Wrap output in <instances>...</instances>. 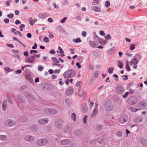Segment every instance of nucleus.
<instances>
[{
    "label": "nucleus",
    "instance_id": "1a4fd4ad",
    "mask_svg": "<svg viewBox=\"0 0 147 147\" xmlns=\"http://www.w3.org/2000/svg\"><path fill=\"white\" fill-rule=\"evenodd\" d=\"M16 123V122L10 119L7 120L5 122V125L8 127H12Z\"/></svg>",
    "mask_w": 147,
    "mask_h": 147
},
{
    "label": "nucleus",
    "instance_id": "7c9ffc66",
    "mask_svg": "<svg viewBox=\"0 0 147 147\" xmlns=\"http://www.w3.org/2000/svg\"><path fill=\"white\" fill-rule=\"evenodd\" d=\"M122 132L120 131H117L116 133V135L119 137H120L122 136Z\"/></svg>",
    "mask_w": 147,
    "mask_h": 147
},
{
    "label": "nucleus",
    "instance_id": "f704fd0d",
    "mask_svg": "<svg viewBox=\"0 0 147 147\" xmlns=\"http://www.w3.org/2000/svg\"><path fill=\"white\" fill-rule=\"evenodd\" d=\"M71 118L73 121H76V115L74 113H72L71 114Z\"/></svg>",
    "mask_w": 147,
    "mask_h": 147
},
{
    "label": "nucleus",
    "instance_id": "603ef678",
    "mask_svg": "<svg viewBox=\"0 0 147 147\" xmlns=\"http://www.w3.org/2000/svg\"><path fill=\"white\" fill-rule=\"evenodd\" d=\"M129 92H126L124 94L122 95V97L124 98H126L128 95Z\"/></svg>",
    "mask_w": 147,
    "mask_h": 147
},
{
    "label": "nucleus",
    "instance_id": "c85d7f7f",
    "mask_svg": "<svg viewBox=\"0 0 147 147\" xmlns=\"http://www.w3.org/2000/svg\"><path fill=\"white\" fill-rule=\"evenodd\" d=\"M7 101L4 100L2 104V108L4 110H5L7 108Z\"/></svg>",
    "mask_w": 147,
    "mask_h": 147
},
{
    "label": "nucleus",
    "instance_id": "20e7f679",
    "mask_svg": "<svg viewBox=\"0 0 147 147\" xmlns=\"http://www.w3.org/2000/svg\"><path fill=\"white\" fill-rule=\"evenodd\" d=\"M125 91L123 87L121 85H118L116 88V91L119 94H122Z\"/></svg>",
    "mask_w": 147,
    "mask_h": 147
},
{
    "label": "nucleus",
    "instance_id": "680f3d73",
    "mask_svg": "<svg viewBox=\"0 0 147 147\" xmlns=\"http://www.w3.org/2000/svg\"><path fill=\"white\" fill-rule=\"evenodd\" d=\"M67 17H64L63 19H62L61 20V22L62 23H64L65 22V21L67 20Z\"/></svg>",
    "mask_w": 147,
    "mask_h": 147
},
{
    "label": "nucleus",
    "instance_id": "a878e982",
    "mask_svg": "<svg viewBox=\"0 0 147 147\" xmlns=\"http://www.w3.org/2000/svg\"><path fill=\"white\" fill-rule=\"evenodd\" d=\"M7 100L8 101V102L11 104L12 103L13 101L11 96L9 94H7Z\"/></svg>",
    "mask_w": 147,
    "mask_h": 147
},
{
    "label": "nucleus",
    "instance_id": "473e14b6",
    "mask_svg": "<svg viewBox=\"0 0 147 147\" xmlns=\"http://www.w3.org/2000/svg\"><path fill=\"white\" fill-rule=\"evenodd\" d=\"M7 138V137L5 135H0V140L2 141H4L6 140Z\"/></svg>",
    "mask_w": 147,
    "mask_h": 147
},
{
    "label": "nucleus",
    "instance_id": "6e6552de",
    "mask_svg": "<svg viewBox=\"0 0 147 147\" xmlns=\"http://www.w3.org/2000/svg\"><path fill=\"white\" fill-rule=\"evenodd\" d=\"M98 103L97 102H96L94 107L92 114V117H94L97 115L98 112Z\"/></svg>",
    "mask_w": 147,
    "mask_h": 147
},
{
    "label": "nucleus",
    "instance_id": "bb28decb",
    "mask_svg": "<svg viewBox=\"0 0 147 147\" xmlns=\"http://www.w3.org/2000/svg\"><path fill=\"white\" fill-rule=\"evenodd\" d=\"M138 62V61L137 59L136 58H134L132 59L131 62H130V63H131L134 65H136L137 64Z\"/></svg>",
    "mask_w": 147,
    "mask_h": 147
},
{
    "label": "nucleus",
    "instance_id": "f8f14e48",
    "mask_svg": "<svg viewBox=\"0 0 147 147\" xmlns=\"http://www.w3.org/2000/svg\"><path fill=\"white\" fill-rule=\"evenodd\" d=\"M49 121V119L46 118H43L38 120V122L39 124L44 125L47 123Z\"/></svg>",
    "mask_w": 147,
    "mask_h": 147
},
{
    "label": "nucleus",
    "instance_id": "4468645a",
    "mask_svg": "<svg viewBox=\"0 0 147 147\" xmlns=\"http://www.w3.org/2000/svg\"><path fill=\"white\" fill-rule=\"evenodd\" d=\"M70 143V141L67 139H64L59 141V143L62 145L68 144Z\"/></svg>",
    "mask_w": 147,
    "mask_h": 147
},
{
    "label": "nucleus",
    "instance_id": "e433bc0d",
    "mask_svg": "<svg viewBox=\"0 0 147 147\" xmlns=\"http://www.w3.org/2000/svg\"><path fill=\"white\" fill-rule=\"evenodd\" d=\"M28 21L30 24L32 26L34 25V23L33 22V19L32 17H30L28 19Z\"/></svg>",
    "mask_w": 147,
    "mask_h": 147
},
{
    "label": "nucleus",
    "instance_id": "72a5a7b5",
    "mask_svg": "<svg viewBox=\"0 0 147 147\" xmlns=\"http://www.w3.org/2000/svg\"><path fill=\"white\" fill-rule=\"evenodd\" d=\"M73 41L75 43H77L81 42V40L80 38H78L76 39H73Z\"/></svg>",
    "mask_w": 147,
    "mask_h": 147
},
{
    "label": "nucleus",
    "instance_id": "cd10ccee",
    "mask_svg": "<svg viewBox=\"0 0 147 147\" xmlns=\"http://www.w3.org/2000/svg\"><path fill=\"white\" fill-rule=\"evenodd\" d=\"M99 42L101 45H103L107 43V41L101 38L98 39Z\"/></svg>",
    "mask_w": 147,
    "mask_h": 147
},
{
    "label": "nucleus",
    "instance_id": "b1692460",
    "mask_svg": "<svg viewBox=\"0 0 147 147\" xmlns=\"http://www.w3.org/2000/svg\"><path fill=\"white\" fill-rule=\"evenodd\" d=\"M80 87H79L78 91V94L79 96L80 97L84 96L85 95V92L84 90L82 91V92L81 93L80 92Z\"/></svg>",
    "mask_w": 147,
    "mask_h": 147
},
{
    "label": "nucleus",
    "instance_id": "2eb2a0df",
    "mask_svg": "<svg viewBox=\"0 0 147 147\" xmlns=\"http://www.w3.org/2000/svg\"><path fill=\"white\" fill-rule=\"evenodd\" d=\"M38 16L40 18L45 19L48 16V15L47 13H41L38 14Z\"/></svg>",
    "mask_w": 147,
    "mask_h": 147
},
{
    "label": "nucleus",
    "instance_id": "79ce46f5",
    "mask_svg": "<svg viewBox=\"0 0 147 147\" xmlns=\"http://www.w3.org/2000/svg\"><path fill=\"white\" fill-rule=\"evenodd\" d=\"M82 19L80 16H77L74 18V20L77 21H80Z\"/></svg>",
    "mask_w": 147,
    "mask_h": 147
},
{
    "label": "nucleus",
    "instance_id": "58836bf2",
    "mask_svg": "<svg viewBox=\"0 0 147 147\" xmlns=\"http://www.w3.org/2000/svg\"><path fill=\"white\" fill-rule=\"evenodd\" d=\"M43 40L44 42L46 43H48L49 41V38L48 37L46 36L44 37Z\"/></svg>",
    "mask_w": 147,
    "mask_h": 147
},
{
    "label": "nucleus",
    "instance_id": "6e6d98bb",
    "mask_svg": "<svg viewBox=\"0 0 147 147\" xmlns=\"http://www.w3.org/2000/svg\"><path fill=\"white\" fill-rule=\"evenodd\" d=\"M11 2V0H9L6 2V5L7 6H9L10 5V3Z\"/></svg>",
    "mask_w": 147,
    "mask_h": 147
},
{
    "label": "nucleus",
    "instance_id": "6ab92c4d",
    "mask_svg": "<svg viewBox=\"0 0 147 147\" xmlns=\"http://www.w3.org/2000/svg\"><path fill=\"white\" fill-rule=\"evenodd\" d=\"M63 122L62 120H59L56 122L55 125L58 128H60L63 125Z\"/></svg>",
    "mask_w": 147,
    "mask_h": 147
},
{
    "label": "nucleus",
    "instance_id": "4be33fe9",
    "mask_svg": "<svg viewBox=\"0 0 147 147\" xmlns=\"http://www.w3.org/2000/svg\"><path fill=\"white\" fill-rule=\"evenodd\" d=\"M16 100L18 102H24L25 101V100L22 99L20 96H17L16 97H15Z\"/></svg>",
    "mask_w": 147,
    "mask_h": 147
},
{
    "label": "nucleus",
    "instance_id": "f3484780",
    "mask_svg": "<svg viewBox=\"0 0 147 147\" xmlns=\"http://www.w3.org/2000/svg\"><path fill=\"white\" fill-rule=\"evenodd\" d=\"M49 86V84L48 83H43L41 85V88L43 90L46 91L48 89Z\"/></svg>",
    "mask_w": 147,
    "mask_h": 147
},
{
    "label": "nucleus",
    "instance_id": "3c124183",
    "mask_svg": "<svg viewBox=\"0 0 147 147\" xmlns=\"http://www.w3.org/2000/svg\"><path fill=\"white\" fill-rule=\"evenodd\" d=\"M25 26L24 24H21L20 26V30L21 31H23V28L25 27Z\"/></svg>",
    "mask_w": 147,
    "mask_h": 147
},
{
    "label": "nucleus",
    "instance_id": "4d7b16f0",
    "mask_svg": "<svg viewBox=\"0 0 147 147\" xmlns=\"http://www.w3.org/2000/svg\"><path fill=\"white\" fill-rule=\"evenodd\" d=\"M105 38L108 40H110L111 38V37L110 34H108L105 36Z\"/></svg>",
    "mask_w": 147,
    "mask_h": 147
},
{
    "label": "nucleus",
    "instance_id": "864d4df0",
    "mask_svg": "<svg viewBox=\"0 0 147 147\" xmlns=\"http://www.w3.org/2000/svg\"><path fill=\"white\" fill-rule=\"evenodd\" d=\"M110 5V2L109 1H107L105 3V6L107 7L108 8L109 7Z\"/></svg>",
    "mask_w": 147,
    "mask_h": 147
},
{
    "label": "nucleus",
    "instance_id": "aec40b11",
    "mask_svg": "<svg viewBox=\"0 0 147 147\" xmlns=\"http://www.w3.org/2000/svg\"><path fill=\"white\" fill-rule=\"evenodd\" d=\"M115 49V47H113L107 51V53L109 55H113L114 53V51Z\"/></svg>",
    "mask_w": 147,
    "mask_h": 147
},
{
    "label": "nucleus",
    "instance_id": "c03bdc74",
    "mask_svg": "<svg viewBox=\"0 0 147 147\" xmlns=\"http://www.w3.org/2000/svg\"><path fill=\"white\" fill-rule=\"evenodd\" d=\"M126 69L127 71H130L131 70L130 68L129 67V63L127 62L126 64Z\"/></svg>",
    "mask_w": 147,
    "mask_h": 147
},
{
    "label": "nucleus",
    "instance_id": "774afa93",
    "mask_svg": "<svg viewBox=\"0 0 147 147\" xmlns=\"http://www.w3.org/2000/svg\"><path fill=\"white\" fill-rule=\"evenodd\" d=\"M50 53L52 54H54L55 53V51L54 49H52L50 50Z\"/></svg>",
    "mask_w": 147,
    "mask_h": 147
},
{
    "label": "nucleus",
    "instance_id": "ddd939ff",
    "mask_svg": "<svg viewBox=\"0 0 147 147\" xmlns=\"http://www.w3.org/2000/svg\"><path fill=\"white\" fill-rule=\"evenodd\" d=\"M73 92V89L72 87H69L68 88L66 91L65 94L67 95H71Z\"/></svg>",
    "mask_w": 147,
    "mask_h": 147
},
{
    "label": "nucleus",
    "instance_id": "052dcab7",
    "mask_svg": "<svg viewBox=\"0 0 147 147\" xmlns=\"http://www.w3.org/2000/svg\"><path fill=\"white\" fill-rule=\"evenodd\" d=\"M12 38L13 40L16 41L18 42V43L20 41V40L16 37H13Z\"/></svg>",
    "mask_w": 147,
    "mask_h": 147
},
{
    "label": "nucleus",
    "instance_id": "393cba45",
    "mask_svg": "<svg viewBox=\"0 0 147 147\" xmlns=\"http://www.w3.org/2000/svg\"><path fill=\"white\" fill-rule=\"evenodd\" d=\"M34 61V60L31 59L30 57L27 58L25 59V61L26 62L31 63H32Z\"/></svg>",
    "mask_w": 147,
    "mask_h": 147
},
{
    "label": "nucleus",
    "instance_id": "e2e57ef3",
    "mask_svg": "<svg viewBox=\"0 0 147 147\" xmlns=\"http://www.w3.org/2000/svg\"><path fill=\"white\" fill-rule=\"evenodd\" d=\"M23 55L26 57H27L28 56V53L27 51H25L23 53Z\"/></svg>",
    "mask_w": 147,
    "mask_h": 147
},
{
    "label": "nucleus",
    "instance_id": "9d476101",
    "mask_svg": "<svg viewBox=\"0 0 147 147\" xmlns=\"http://www.w3.org/2000/svg\"><path fill=\"white\" fill-rule=\"evenodd\" d=\"M24 139L25 140L29 142H33L35 140V138L34 137L29 135H26Z\"/></svg>",
    "mask_w": 147,
    "mask_h": 147
},
{
    "label": "nucleus",
    "instance_id": "c9c22d12",
    "mask_svg": "<svg viewBox=\"0 0 147 147\" xmlns=\"http://www.w3.org/2000/svg\"><path fill=\"white\" fill-rule=\"evenodd\" d=\"M21 120L22 122H26L28 120V118L27 117L23 116L21 118Z\"/></svg>",
    "mask_w": 147,
    "mask_h": 147
},
{
    "label": "nucleus",
    "instance_id": "9b49d317",
    "mask_svg": "<svg viewBox=\"0 0 147 147\" xmlns=\"http://www.w3.org/2000/svg\"><path fill=\"white\" fill-rule=\"evenodd\" d=\"M45 112L47 113H50L52 114H56L57 113V111L54 109H45Z\"/></svg>",
    "mask_w": 147,
    "mask_h": 147
},
{
    "label": "nucleus",
    "instance_id": "338daca9",
    "mask_svg": "<svg viewBox=\"0 0 147 147\" xmlns=\"http://www.w3.org/2000/svg\"><path fill=\"white\" fill-rule=\"evenodd\" d=\"M58 49L60 51V52H61V53H64V51H63L61 47H58Z\"/></svg>",
    "mask_w": 147,
    "mask_h": 147
},
{
    "label": "nucleus",
    "instance_id": "f03ea898",
    "mask_svg": "<svg viewBox=\"0 0 147 147\" xmlns=\"http://www.w3.org/2000/svg\"><path fill=\"white\" fill-rule=\"evenodd\" d=\"M138 98L137 97L132 96L129 97L127 100V102L129 105H133L137 103Z\"/></svg>",
    "mask_w": 147,
    "mask_h": 147
},
{
    "label": "nucleus",
    "instance_id": "dca6fc26",
    "mask_svg": "<svg viewBox=\"0 0 147 147\" xmlns=\"http://www.w3.org/2000/svg\"><path fill=\"white\" fill-rule=\"evenodd\" d=\"M88 109V106L87 104L86 103H84L81 108V111L82 113H84L86 112Z\"/></svg>",
    "mask_w": 147,
    "mask_h": 147
},
{
    "label": "nucleus",
    "instance_id": "4c0bfd02",
    "mask_svg": "<svg viewBox=\"0 0 147 147\" xmlns=\"http://www.w3.org/2000/svg\"><path fill=\"white\" fill-rule=\"evenodd\" d=\"M129 109L132 112H136L138 111V109H135L133 107H131L129 108Z\"/></svg>",
    "mask_w": 147,
    "mask_h": 147
},
{
    "label": "nucleus",
    "instance_id": "de8ad7c7",
    "mask_svg": "<svg viewBox=\"0 0 147 147\" xmlns=\"http://www.w3.org/2000/svg\"><path fill=\"white\" fill-rule=\"evenodd\" d=\"M99 74V72L98 71H96L94 74V76L95 78H97L98 77V74Z\"/></svg>",
    "mask_w": 147,
    "mask_h": 147
},
{
    "label": "nucleus",
    "instance_id": "37998d69",
    "mask_svg": "<svg viewBox=\"0 0 147 147\" xmlns=\"http://www.w3.org/2000/svg\"><path fill=\"white\" fill-rule=\"evenodd\" d=\"M100 0H93L92 4L94 5H97L100 2Z\"/></svg>",
    "mask_w": 147,
    "mask_h": 147
},
{
    "label": "nucleus",
    "instance_id": "5fc2aeb1",
    "mask_svg": "<svg viewBox=\"0 0 147 147\" xmlns=\"http://www.w3.org/2000/svg\"><path fill=\"white\" fill-rule=\"evenodd\" d=\"M43 69V67L41 66H39L38 68V70L40 71H42Z\"/></svg>",
    "mask_w": 147,
    "mask_h": 147
},
{
    "label": "nucleus",
    "instance_id": "0eeeda50",
    "mask_svg": "<svg viewBox=\"0 0 147 147\" xmlns=\"http://www.w3.org/2000/svg\"><path fill=\"white\" fill-rule=\"evenodd\" d=\"M105 109L108 111H111L113 108L112 103L109 101H107L105 104Z\"/></svg>",
    "mask_w": 147,
    "mask_h": 147
},
{
    "label": "nucleus",
    "instance_id": "c756f323",
    "mask_svg": "<svg viewBox=\"0 0 147 147\" xmlns=\"http://www.w3.org/2000/svg\"><path fill=\"white\" fill-rule=\"evenodd\" d=\"M89 43L90 46L93 48L95 47L96 46V44L95 42H91L90 40L89 41Z\"/></svg>",
    "mask_w": 147,
    "mask_h": 147
},
{
    "label": "nucleus",
    "instance_id": "39448f33",
    "mask_svg": "<svg viewBox=\"0 0 147 147\" xmlns=\"http://www.w3.org/2000/svg\"><path fill=\"white\" fill-rule=\"evenodd\" d=\"M128 118L126 114L121 115L119 118V122L121 124L125 123L128 120Z\"/></svg>",
    "mask_w": 147,
    "mask_h": 147
},
{
    "label": "nucleus",
    "instance_id": "a18cd8bd",
    "mask_svg": "<svg viewBox=\"0 0 147 147\" xmlns=\"http://www.w3.org/2000/svg\"><path fill=\"white\" fill-rule=\"evenodd\" d=\"M11 31L13 33L16 35H17V34L16 30L15 28H12L11 29Z\"/></svg>",
    "mask_w": 147,
    "mask_h": 147
},
{
    "label": "nucleus",
    "instance_id": "8fccbe9b",
    "mask_svg": "<svg viewBox=\"0 0 147 147\" xmlns=\"http://www.w3.org/2000/svg\"><path fill=\"white\" fill-rule=\"evenodd\" d=\"M14 15L12 13H10L9 14H8L7 15V17L8 18H10L12 19L13 18Z\"/></svg>",
    "mask_w": 147,
    "mask_h": 147
},
{
    "label": "nucleus",
    "instance_id": "a19ab883",
    "mask_svg": "<svg viewBox=\"0 0 147 147\" xmlns=\"http://www.w3.org/2000/svg\"><path fill=\"white\" fill-rule=\"evenodd\" d=\"M114 70V69L113 67H111L109 68L108 69V71L109 74H111L113 73V71Z\"/></svg>",
    "mask_w": 147,
    "mask_h": 147
},
{
    "label": "nucleus",
    "instance_id": "412c9836",
    "mask_svg": "<svg viewBox=\"0 0 147 147\" xmlns=\"http://www.w3.org/2000/svg\"><path fill=\"white\" fill-rule=\"evenodd\" d=\"M38 127L36 125H34L31 126L30 127V130L34 132H36L38 130Z\"/></svg>",
    "mask_w": 147,
    "mask_h": 147
},
{
    "label": "nucleus",
    "instance_id": "bf43d9fd",
    "mask_svg": "<svg viewBox=\"0 0 147 147\" xmlns=\"http://www.w3.org/2000/svg\"><path fill=\"white\" fill-rule=\"evenodd\" d=\"M135 48V45L134 44H131L130 46V50H133Z\"/></svg>",
    "mask_w": 147,
    "mask_h": 147
},
{
    "label": "nucleus",
    "instance_id": "423d86ee",
    "mask_svg": "<svg viewBox=\"0 0 147 147\" xmlns=\"http://www.w3.org/2000/svg\"><path fill=\"white\" fill-rule=\"evenodd\" d=\"M146 103L144 102H141L138 103L136 106L138 110L144 109L146 107Z\"/></svg>",
    "mask_w": 147,
    "mask_h": 147
},
{
    "label": "nucleus",
    "instance_id": "7ed1b4c3",
    "mask_svg": "<svg viewBox=\"0 0 147 147\" xmlns=\"http://www.w3.org/2000/svg\"><path fill=\"white\" fill-rule=\"evenodd\" d=\"M48 142L47 139L42 138L36 141V144L38 146H42L46 145Z\"/></svg>",
    "mask_w": 147,
    "mask_h": 147
},
{
    "label": "nucleus",
    "instance_id": "13d9d810",
    "mask_svg": "<svg viewBox=\"0 0 147 147\" xmlns=\"http://www.w3.org/2000/svg\"><path fill=\"white\" fill-rule=\"evenodd\" d=\"M4 70L8 72H10L11 71L10 70V69L8 67H6L4 68Z\"/></svg>",
    "mask_w": 147,
    "mask_h": 147
},
{
    "label": "nucleus",
    "instance_id": "49530a36",
    "mask_svg": "<svg viewBox=\"0 0 147 147\" xmlns=\"http://www.w3.org/2000/svg\"><path fill=\"white\" fill-rule=\"evenodd\" d=\"M88 118V116L87 115H85L83 119V121L84 124H86V121Z\"/></svg>",
    "mask_w": 147,
    "mask_h": 147
},
{
    "label": "nucleus",
    "instance_id": "2f4dec72",
    "mask_svg": "<svg viewBox=\"0 0 147 147\" xmlns=\"http://www.w3.org/2000/svg\"><path fill=\"white\" fill-rule=\"evenodd\" d=\"M65 102L67 105L69 106L71 103V101L70 99L66 98L65 100Z\"/></svg>",
    "mask_w": 147,
    "mask_h": 147
},
{
    "label": "nucleus",
    "instance_id": "a211bd4d",
    "mask_svg": "<svg viewBox=\"0 0 147 147\" xmlns=\"http://www.w3.org/2000/svg\"><path fill=\"white\" fill-rule=\"evenodd\" d=\"M143 120V118L142 117L138 116L134 119V122L136 123H138L142 122Z\"/></svg>",
    "mask_w": 147,
    "mask_h": 147
},
{
    "label": "nucleus",
    "instance_id": "09e8293b",
    "mask_svg": "<svg viewBox=\"0 0 147 147\" xmlns=\"http://www.w3.org/2000/svg\"><path fill=\"white\" fill-rule=\"evenodd\" d=\"M118 62L119 63L118 66L119 67L120 69L122 68L123 65V63L120 61H119Z\"/></svg>",
    "mask_w": 147,
    "mask_h": 147
},
{
    "label": "nucleus",
    "instance_id": "f257e3e1",
    "mask_svg": "<svg viewBox=\"0 0 147 147\" xmlns=\"http://www.w3.org/2000/svg\"><path fill=\"white\" fill-rule=\"evenodd\" d=\"M76 74V72L73 69H70L67 70L63 74L64 77L66 78H69L74 77Z\"/></svg>",
    "mask_w": 147,
    "mask_h": 147
},
{
    "label": "nucleus",
    "instance_id": "5701e85b",
    "mask_svg": "<svg viewBox=\"0 0 147 147\" xmlns=\"http://www.w3.org/2000/svg\"><path fill=\"white\" fill-rule=\"evenodd\" d=\"M92 9L93 11L97 12H99L101 11L100 8L98 6H94L92 7Z\"/></svg>",
    "mask_w": 147,
    "mask_h": 147
},
{
    "label": "nucleus",
    "instance_id": "0e129e2a",
    "mask_svg": "<svg viewBox=\"0 0 147 147\" xmlns=\"http://www.w3.org/2000/svg\"><path fill=\"white\" fill-rule=\"evenodd\" d=\"M26 87L25 86H22L20 87V89L21 90H24L26 89Z\"/></svg>",
    "mask_w": 147,
    "mask_h": 147
},
{
    "label": "nucleus",
    "instance_id": "ea45409f",
    "mask_svg": "<svg viewBox=\"0 0 147 147\" xmlns=\"http://www.w3.org/2000/svg\"><path fill=\"white\" fill-rule=\"evenodd\" d=\"M52 60L54 62L57 63L59 62V60L57 58L55 57H53L52 58Z\"/></svg>",
    "mask_w": 147,
    "mask_h": 147
},
{
    "label": "nucleus",
    "instance_id": "69168bd1",
    "mask_svg": "<svg viewBox=\"0 0 147 147\" xmlns=\"http://www.w3.org/2000/svg\"><path fill=\"white\" fill-rule=\"evenodd\" d=\"M100 34L102 36H105V33L102 30H100Z\"/></svg>",
    "mask_w": 147,
    "mask_h": 147
}]
</instances>
